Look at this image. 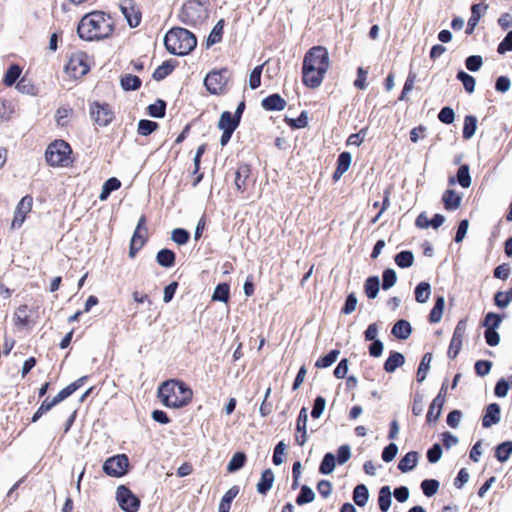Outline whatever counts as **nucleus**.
Segmentation results:
<instances>
[{
	"label": "nucleus",
	"instance_id": "nucleus-6",
	"mask_svg": "<svg viewBox=\"0 0 512 512\" xmlns=\"http://www.w3.org/2000/svg\"><path fill=\"white\" fill-rule=\"evenodd\" d=\"M91 61L89 56L82 51L71 54L65 66V73L72 79H79L90 70Z\"/></svg>",
	"mask_w": 512,
	"mask_h": 512
},
{
	"label": "nucleus",
	"instance_id": "nucleus-11",
	"mask_svg": "<svg viewBox=\"0 0 512 512\" xmlns=\"http://www.w3.org/2000/svg\"><path fill=\"white\" fill-rule=\"evenodd\" d=\"M238 119L229 111H224L219 119L218 128L222 130L221 146H225L231 139L233 132L239 125Z\"/></svg>",
	"mask_w": 512,
	"mask_h": 512
},
{
	"label": "nucleus",
	"instance_id": "nucleus-53",
	"mask_svg": "<svg viewBox=\"0 0 512 512\" xmlns=\"http://www.w3.org/2000/svg\"><path fill=\"white\" fill-rule=\"evenodd\" d=\"M266 63L267 62L262 65H258L252 70L249 76V86L251 89H256L260 86L263 67Z\"/></svg>",
	"mask_w": 512,
	"mask_h": 512
},
{
	"label": "nucleus",
	"instance_id": "nucleus-30",
	"mask_svg": "<svg viewBox=\"0 0 512 512\" xmlns=\"http://www.w3.org/2000/svg\"><path fill=\"white\" fill-rule=\"evenodd\" d=\"M368 499H369V492H368L367 487L363 484L357 485L353 491L354 502L358 506L363 507L367 504Z\"/></svg>",
	"mask_w": 512,
	"mask_h": 512
},
{
	"label": "nucleus",
	"instance_id": "nucleus-26",
	"mask_svg": "<svg viewBox=\"0 0 512 512\" xmlns=\"http://www.w3.org/2000/svg\"><path fill=\"white\" fill-rule=\"evenodd\" d=\"M488 8L487 5L481 6L480 4H474L471 7V17L468 20L466 33L472 34L475 27L477 26L480 18H481V9L486 10Z\"/></svg>",
	"mask_w": 512,
	"mask_h": 512
},
{
	"label": "nucleus",
	"instance_id": "nucleus-64",
	"mask_svg": "<svg viewBox=\"0 0 512 512\" xmlns=\"http://www.w3.org/2000/svg\"><path fill=\"white\" fill-rule=\"evenodd\" d=\"M497 51L499 54L512 51V31L508 32L506 37L500 42Z\"/></svg>",
	"mask_w": 512,
	"mask_h": 512
},
{
	"label": "nucleus",
	"instance_id": "nucleus-36",
	"mask_svg": "<svg viewBox=\"0 0 512 512\" xmlns=\"http://www.w3.org/2000/svg\"><path fill=\"white\" fill-rule=\"evenodd\" d=\"M512 454V441H506L496 447L495 456L500 462H506Z\"/></svg>",
	"mask_w": 512,
	"mask_h": 512
},
{
	"label": "nucleus",
	"instance_id": "nucleus-33",
	"mask_svg": "<svg viewBox=\"0 0 512 512\" xmlns=\"http://www.w3.org/2000/svg\"><path fill=\"white\" fill-rule=\"evenodd\" d=\"M250 175V168L247 165L240 166L237 169L235 176V185L239 191H244L246 188V181Z\"/></svg>",
	"mask_w": 512,
	"mask_h": 512
},
{
	"label": "nucleus",
	"instance_id": "nucleus-3",
	"mask_svg": "<svg viewBox=\"0 0 512 512\" xmlns=\"http://www.w3.org/2000/svg\"><path fill=\"white\" fill-rule=\"evenodd\" d=\"M192 397V389L181 380H167L158 388V398L167 408H182L191 402Z\"/></svg>",
	"mask_w": 512,
	"mask_h": 512
},
{
	"label": "nucleus",
	"instance_id": "nucleus-42",
	"mask_svg": "<svg viewBox=\"0 0 512 512\" xmlns=\"http://www.w3.org/2000/svg\"><path fill=\"white\" fill-rule=\"evenodd\" d=\"M246 461V456L242 452H236L228 463L227 470L230 473L236 472L241 469Z\"/></svg>",
	"mask_w": 512,
	"mask_h": 512
},
{
	"label": "nucleus",
	"instance_id": "nucleus-10",
	"mask_svg": "<svg viewBox=\"0 0 512 512\" xmlns=\"http://www.w3.org/2000/svg\"><path fill=\"white\" fill-rule=\"evenodd\" d=\"M115 499L124 512H137L139 510V498L125 485L117 487Z\"/></svg>",
	"mask_w": 512,
	"mask_h": 512
},
{
	"label": "nucleus",
	"instance_id": "nucleus-20",
	"mask_svg": "<svg viewBox=\"0 0 512 512\" xmlns=\"http://www.w3.org/2000/svg\"><path fill=\"white\" fill-rule=\"evenodd\" d=\"M352 157L348 152H342L337 161V168L333 174L334 180H339L342 175L349 169L351 165Z\"/></svg>",
	"mask_w": 512,
	"mask_h": 512
},
{
	"label": "nucleus",
	"instance_id": "nucleus-2",
	"mask_svg": "<svg viewBox=\"0 0 512 512\" xmlns=\"http://www.w3.org/2000/svg\"><path fill=\"white\" fill-rule=\"evenodd\" d=\"M113 31L111 18L103 12L95 11L86 14L78 24L77 32L86 41L107 38Z\"/></svg>",
	"mask_w": 512,
	"mask_h": 512
},
{
	"label": "nucleus",
	"instance_id": "nucleus-45",
	"mask_svg": "<svg viewBox=\"0 0 512 512\" xmlns=\"http://www.w3.org/2000/svg\"><path fill=\"white\" fill-rule=\"evenodd\" d=\"M339 354H340V352L338 350H332L327 355L319 358L316 361L315 366L317 368H327V367L331 366L337 360Z\"/></svg>",
	"mask_w": 512,
	"mask_h": 512
},
{
	"label": "nucleus",
	"instance_id": "nucleus-51",
	"mask_svg": "<svg viewBox=\"0 0 512 512\" xmlns=\"http://www.w3.org/2000/svg\"><path fill=\"white\" fill-rule=\"evenodd\" d=\"M14 113V106L12 102L7 100H0V122L9 120Z\"/></svg>",
	"mask_w": 512,
	"mask_h": 512
},
{
	"label": "nucleus",
	"instance_id": "nucleus-35",
	"mask_svg": "<svg viewBox=\"0 0 512 512\" xmlns=\"http://www.w3.org/2000/svg\"><path fill=\"white\" fill-rule=\"evenodd\" d=\"M380 287L379 278L376 276L369 277L364 285V290L369 299H374L377 297Z\"/></svg>",
	"mask_w": 512,
	"mask_h": 512
},
{
	"label": "nucleus",
	"instance_id": "nucleus-62",
	"mask_svg": "<svg viewBox=\"0 0 512 512\" xmlns=\"http://www.w3.org/2000/svg\"><path fill=\"white\" fill-rule=\"evenodd\" d=\"M357 303L358 300L356 295L354 293H350L346 298L342 312L346 315L353 313L356 310Z\"/></svg>",
	"mask_w": 512,
	"mask_h": 512
},
{
	"label": "nucleus",
	"instance_id": "nucleus-56",
	"mask_svg": "<svg viewBox=\"0 0 512 512\" xmlns=\"http://www.w3.org/2000/svg\"><path fill=\"white\" fill-rule=\"evenodd\" d=\"M174 69V66L170 62H164L160 65L153 73L155 80H162L167 77Z\"/></svg>",
	"mask_w": 512,
	"mask_h": 512
},
{
	"label": "nucleus",
	"instance_id": "nucleus-8",
	"mask_svg": "<svg viewBox=\"0 0 512 512\" xmlns=\"http://www.w3.org/2000/svg\"><path fill=\"white\" fill-rule=\"evenodd\" d=\"M229 78L230 73L227 68L213 70L206 75L204 85L211 94L219 95L225 92Z\"/></svg>",
	"mask_w": 512,
	"mask_h": 512
},
{
	"label": "nucleus",
	"instance_id": "nucleus-54",
	"mask_svg": "<svg viewBox=\"0 0 512 512\" xmlns=\"http://www.w3.org/2000/svg\"><path fill=\"white\" fill-rule=\"evenodd\" d=\"M457 78L462 82L465 90L468 93H472L475 90V79L464 71H460L457 74Z\"/></svg>",
	"mask_w": 512,
	"mask_h": 512
},
{
	"label": "nucleus",
	"instance_id": "nucleus-25",
	"mask_svg": "<svg viewBox=\"0 0 512 512\" xmlns=\"http://www.w3.org/2000/svg\"><path fill=\"white\" fill-rule=\"evenodd\" d=\"M285 100L278 94H273L262 100V106L266 110L280 111L285 108Z\"/></svg>",
	"mask_w": 512,
	"mask_h": 512
},
{
	"label": "nucleus",
	"instance_id": "nucleus-34",
	"mask_svg": "<svg viewBox=\"0 0 512 512\" xmlns=\"http://www.w3.org/2000/svg\"><path fill=\"white\" fill-rule=\"evenodd\" d=\"M157 262L162 267H172L175 263V254L169 249H162L157 253Z\"/></svg>",
	"mask_w": 512,
	"mask_h": 512
},
{
	"label": "nucleus",
	"instance_id": "nucleus-21",
	"mask_svg": "<svg viewBox=\"0 0 512 512\" xmlns=\"http://www.w3.org/2000/svg\"><path fill=\"white\" fill-rule=\"evenodd\" d=\"M274 473L271 469H266L262 472L260 481L257 484V491L260 494H266L273 486Z\"/></svg>",
	"mask_w": 512,
	"mask_h": 512
},
{
	"label": "nucleus",
	"instance_id": "nucleus-14",
	"mask_svg": "<svg viewBox=\"0 0 512 512\" xmlns=\"http://www.w3.org/2000/svg\"><path fill=\"white\" fill-rule=\"evenodd\" d=\"M33 205V199L30 196H24L19 203L17 204V207L14 212V217L11 223V227L13 229L20 228L27 215L31 212Z\"/></svg>",
	"mask_w": 512,
	"mask_h": 512
},
{
	"label": "nucleus",
	"instance_id": "nucleus-24",
	"mask_svg": "<svg viewBox=\"0 0 512 512\" xmlns=\"http://www.w3.org/2000/svg\"><path fill=\"white\" fill-rule=\"evenodd\" d=\"M442 201L446 210H456L460 207L462 198L454 190H446Z\"/></svg>",
	"mask_w": 512,
	"mask_h": 512
},
{
	"label": "nucleus",
	"instance_id": "nucleus-38",
	"mask_svg": "<svg viewBox=\"0 0 512 512\" xmlns=\"http://www.w3.org/2000/svg\"><path fill=\"white\" fill-rule=\"evenodd\" d=\"M431 360H432V355L430 353H426L423 356L421 363L417 370V381L418 382H423L426 379L428 371L430 369Z\"/></svg>",
	"mask_w": 512,
	"mask_h": 512
},
{
	"label": "nucleus",
	"instance_id": "nucleus-27",
	"mask_svg": "<svg viewBox=\"0 0 512 512\" xmlns=\"http://www.w3.org/2000/svg\"><path fill=\"white\" fill-rule=\"evenodd\" d=\"M405 362L404 356L399 352H393L387 358L384 364V369L388 373L394 372L398 367L402 366Z\"/></svg>",
	"mask_w": 512,
	"mask_h": 512
},
{
	"label": "nucleus",
	"instance_id": "nucleus-40",
	"mask_svg": "<svg viewBox=\"0 0 512 512\" xmlns=\"http://www.w3.org/2000/svg\"><path fill=\"white\" fill-rule=\"evenodd\" d=\"M223 27H224L223 20L218 21L208 36V39H207L208 47L215 45L221 41L222 34H223Z\"/></svg>",
	"mask_w": 512,
	"mask_h": 512
},
{
	"label": "nucleus",
	"instance_id": "nucleus-7",
	"mask_svg": "<svg viewBox=\"0 0 512 512\" xmlns=\"http://www.w3.org/2000/svg\"><path fill=\"white\" fill-rule=\"evenodd\" d=\"M179 18L184 24L197 25L206 18V12L199 1L190 0L182 6Z\"/></svg>",
	"mask_w": 512,
	"mask_h": 512
},
{
	"label": "nucleus",
	"instance_id": "nucleus-31",
	"mask_svg": "<svg viewBox=\"0 0 512 512\" xmlns=\"http://www.w3.org/2000/svg\"><path fill=\"white\" fill-rule=\"evenodd\" d=\"M431 295V286L427 282L419 283L415 288V300L418 303H426Z\"/></svg>",
	"mask_w": 512,
	"mask_h": 512
},
{
	"label": "nucleus",
	"instance_id": "nucleus-41",
	"mask_svg": "<svg viewBox=\"0 0 512 512\" xmlns=\"http://www.w3.org/2000/svg\"><path fill=\"white\" fill-rule=\"evenodd\" d=\"M21 68L18 65H12L6 71L3 82L6 86H12L16 83L21 75Z\"/></svg>",
	"mask_w": 512,
	"mask_h": 512
},
{
	"label": "nucleus",
	"instance_id": "nucleus-13",
	"mask_svg": "<svg viewBox=\"0 0 512 512\" xmlns=\"http://www.w3.org/2000/svg\"><path fill=\"white\" fill-rule=\"evenodd\" d=\"M145 223V217H140L130 242L129 256L131 258H134L136 256L137 252L143 247V245L146 242L147 229L145 227Z\"/></svg>",
	"mask_w": 512,
	"mask_h": 512
},
{
	"label": "nucleus",
	"instance_id": "nucleus-32",
	"mask_svg": "<svg viewBox=\"0 0 512 512\" xmlns=\"http://www.w3.org/2000/svg\"><path fill=\"white\" fill-rule=\"evenodd\" d=\"M336 466V457L333 453H326L319 467V472L323 475L331 474Z\"/></svg>",
	"mask_w": 512,
	"mask_h": 512
},
{
	"label": "nucleus",
	"instance_id": "nucleus-17",
	"mask_svg": "<svg viewBox=\"0 0 512 512\" xmlns=\"http://www.w3.org/2000/svg\"><path fill=\"white\" fill-rule=\"evenodd\" d=\"M307 422L308 412L307 409L303 407L299 412L296 423L295 441L299 446H303L307 441Z\"/></svg>",
	"mask_w": 512,
	"mask_h": 512
},
{
	"label": "nucleus",
	"instance_id": "nucleus-55",
	"mask_svg": "<svg viewBox=\"0 0 512 512\" xmlns=\"http://www.w3.org/2000/svg\"><path fill=\"white\" fill-rule=\"evenodd\" d=\"M165 107V102L162 100H158L155 103L149 105V115L155 118H162L165 115Z\"/></svg>",
	"mask_w": 512,
	"mask_h": 512
},
{
	"label": "nucleus",
	"instance_id": "nucleus-22",
	"mask_svg": "<svg viewBox=\"0 0 512 512\" xmlns=\"http://www.w3.org/2000/svg\"><path fill=\"white\" fill-rule=\"evenodd\" d=\"M239 491L240 489L238 486H232L222 497L218 506V512H229L231 503L239 494Z\"/></svg>",
	"mask_w": 512,
	"mask_h": 512
},
{
	"label": "nucleus",
	"instance_id": "nucleus-28",
	"mask_svg": "<svg viewBox=\"0 0 512 512\" xmlns=\"http://www.w3.org/2000/svg\"><path fill=\"white\" fill-rule=\"evenodd\" d=\"M392 334L398 339H407L411 334V326L409 322L405 320L397 321L392 328Z\"/></svg>",
	"mask_w": 512,
	"mask_h": 512
},
{
	"label": "nucleus",
	"instance_id": "nucleus-16",
	"mask_svg": "<svg viewBox=\"0 0 512 512\" xmlns=\"http://www.w3.org/2000/svg\"><path fill=\"white\" fill-rule=\"evenodd\" d=\"M120 10L130 27H137L139 25L141 15L133 0H121Z\"/></svg>",
	"mask_w": 512,
	"mask_h": 512
},
{
	"label": "nucleus",
	"instance_id": "nucleus-39",
	"mask_svg": "<svg viewBox=\"0 0 512 512\" xmlns=\"http://www.w3.org/2000/svg\"><path fill=\"white\" fill-rule=\"evenodd\" d=\"M477 129V119L472 115H468L465 117L464 126H463V137L465 139H471Z\"/></svg>",
	"mask_w": 512,
	"mask_h": 512
},
{
	"label": "nucleus",
	"instance_id": "nucleus-43",
	"mask_svg": "<svg viewBox=\"0 0 512 512\" xmlns=\"http://www.w3.org/2000/svg\"><path fill=\"white\" fill-rule=\"evenodd\" d=\"M414 256L410 251H402L395 256V263L401 268L412 266Z\"/></svg>",
	"mask_w": 512,
	"mask_h": 512
},
{
	"label": "nucleus",
	"instance_id": "nucleus-59",
	"mask_svg": "<svg viewBox=\"0 0 512 512\" xmlns=\"http://www.w3.org/2000/svg\"><path fill=\"white\" fill-rule=\"evenodd\" d=\"M286 448H287V445L283 441H280L276 445V447L274 449V454H273V463L275 465H281L284 462Z\"/></svg>",
	"mask_w": 512,
	"mask_h": 512
},
{
	"label": "nucleus",
	"instance_id": "nucleus-52",
	"mask_svg": "<svg viewBox=\"0 0 512 512\" xmlns=\"http://www.w3.org/2000/svg\"><path fill=\"white\" fill-rule=\"evenodd\" d=\"M457 181L463 188H468L471 185V177L469 174L468 165H462L458 169Z\"/></svg>",
	"mask_w": 512,
	"mask_h": 512
},
{
	"label": "nucleus",
	"instance_id": "nucleus-19",
	"mask_svg": "<svg viewBox=\"0 0 512 512\" xmlns=\"http://www.w3.org/2000/svg\"><path fill=\"white\" fill-rule=\"evenodd\" d=\"M445 403V397L439 393L430 404L428 413H427V422L432 424L436 423L439 419L442 411V407Z\"/></svg>",
	"mask_w": 512,
	"mask_h": 512
},
{
	"label": "nucleus",
	"instance_id": "nucleus-50",
	"mask_svg": "<svg viewBox=\"0 0 512 512\" xmlns=\"http://www.w3.org/2000/svg\"><path fill=\"white\" fill-rule=\"evenodd\" d=\"M314 498H315L314 491L311 488H309L308 486H303L301 488L299 495L297 496L296 503L298 505H304V504L312 502L314 500Z\"/></svg>",
	"mask_w": 512,
	"mask_h": 512
},
{
	"label": "nucleus",
	"instance_id": "nucleus-23",
	"mask_svg": "<svg viewBox=\"0 0 512 512\" xmlns=\"http://www.w3.org/2000/svg\"><path fill=\"white\" fill-rule=\"evenodd\" d=\"M417 463L418 453L415 451H410L399 461L398 469L403 473H407L413 470Z\"/></svg>",
	"mask_w": 512,
	"mask_h": 512
},
{
	"label": "nucleus",
	"instance_id": "nucleus-63",
	"mask_svg": "<svg viewBox=\"0 0 512 512\" xmlns=\"http://www.w3.org/2000/svg\"><path fill=\"white\" fill-rule=\"evenodd\" d=\"M325 407H326V400L323 397L318 396L314 401L313 409L311 411V416L315 419L319 418L323 414Z\"/></svg>",
	"mask_w": 512,
	"mask_h": 512
},
{
	"label": "nucleus",
	"instance_id": "nucleus-15",
	"mask_svg": "<svg viewBox=\"0 0 512 512\" xmlns=\"http://www.w3.org/2000/svg\"><path fill=\"white\" fill-rule=\"evenodd\" d=\"M465 333H466V322L464 320H460L455 327V330H454V333H453V336H452V339H451V342L449 345V349H448V353H447L449 358L454 359L459 354V352L462 348V343H463V338L465 336Z\"/></svg>",
	"mask_w": 512,
	"mask_h": 512
},
{
	"label": "nucleus",
	"instance_id": "nucleus-12",
	"mask_svg": "<svg viewBox=\"0 0 512 512\" xmlns=\"http://www.w3.org/2000/svg\"><path fill=\"white\" fill-rule=\"evenodd\" d=\"M90 114L93 121L103 127L109 125L114 118V112L111 107L105 103L94 102L91 104Z\"/></svg>",
	"mask_w": 512,
	"mask_h": 512
},
{
	"label": "nucleus",
	"instance_id": "nucleus-61",
	"mask_svg": "<svg viewBox=\"0 0 512 512\" xmlns=\"http://www.w3.org/2000/svg\"><path fill=\"white\" fill-rule=\"evenodd\" d=\"M502 322L500 315L495 313H488L484 320V326L486 329H497Z\"/></svg>",
	"mask_w": 512,
	"mask_h": 512
},
{
	"label": "nucleus",
	"instance_id": "nucleus-48",
	"mask_svg": "<svg viewBox=\"0 0 512 512\" xmlns=\"http://www.w3.org/2000/svg\"><path fill=\"white\" fill-rule=\"evenodd\" d=\"M15 324L26 326L29 323V310L26 305L17 308L14 314Z\"/></svg>",
	"mask_w": 512,
	"mask_h": 512
},
{
	"label": "nucleus",
	"instance_id": "nucleus-18",
	"mask_svg": "<svg viewBox=\"0 0 512 512\" xmlns=\"http://www.w3.org/2000/svg\"><path fill=\"white\" fill-rule=\"evenodd\" d=\"M501 410L497 403H491L486 407L485 414L483 416L482 425L484 428H490L500 422Z\"/></svg>",
	"mask_w": 512,
	"mask_h": 512
},
{
	"label": "nucleus",
	"instance_id": "nucleus-46",
	"mask_svg": "<svg viewBox=\"0 0 512 512\" xmlns=\"http://www.w3.org/2000/svg\"><path fill=\"white\" fill-rule=\"evenodd\" d=\"M141 81L140 79L135 75H125L121 79V86L124 90H136L140 87Z\"/></svg>",
	"mask_w": 512,
	"mask_h": 512
},
{
	"label": "nucleus",
	"instance_id": "nucleus-47",
	"mask_svg": "<svg viewBox=\"0 0 512 512\" xmlns=\"http://www.w3.org/2000/svg\"><path fill=\"white\" fill-rule=\"evenodd\" d=\"M158 127V124L151 120H140L138 123V133L142 136H148L154 132Z\"/></svg>",
	"mask_w": 512,
	"mask_h": 512
},
{
	"label": "nucleus",
	"instance_id": "nucleus-60",
	"mask_svg": "<svg viewBox=\"0 0 512 512\" xmlns=\"http://www.w3.org/2000/svg\"><path fill=\"white\" fill-rule=\"evenodd\" d=\"M465 65L469 71L476 72L482 67L483 59L479 55H472L466 59Z\"/></svg>",
	"mask_w": 512,
	"mask_h": 512
},
{
	"label": "nucleus",
	"instance_id": "nucleus-37",
	"mask_svg": "<svg viewBox=\"0 0 512 512\" xmlns=\"http://www.w3.org/2000/svg\"><path fill=\"white\" fill-rule=\"evenodd\" d=\"M391 491L389 486H383L379 491V508L383 512H387L391 506Z\"/></svg>",
	"mask_w": 512,
	"mask_h": 512
},
{
	"label": "nucleus",
	"instance_id": "nucleus-9",
	"mask_svg": "<svg viewBox=\"0 0 512 512\" xmlns=\"http://www.w3.org/2000/svg\"><path fill=\"white\" fill-rule=\"evenodd\" d=\"M102 468L108 476L120 478L128 472L129 459L125 454H118L106 459Z\"/></svg>",
	"mask_w": 512,
	"mask_h": 512
},
{
	"label": "nucleus",
	"instance_id": "nucleus-44",
	"mask_svg": "<svg viewBox=\"0 0 512 512\" xmlns=\"http://www.w3.org/2000/svg\"><path fill=\"white\" fill-rule=\"evenodd\" d=\"M230 287L226 283L217 285L212 295L214 301L227 302L229 299Z\"/></svg>",
	"mask_w": 512,
	"mask_h": 512
},
{
	"label": "nucleus",
	"instance_id": "nucleus-4",
	"mask_svg": "<svg viewBox=\"0 0 512 512\" xmlns=\"http://www.w3.org/2000/svg\"><path fill=\"white\" fill-rule=\"evenodd\" d=\"M166 49L174 55H187L197 44L196 37L190 31L184 28H173L164 38Z\"/></svg>",
	"mask_w": 512,
	"mask_h": 512
},
{
	"label": "nucleus",
	"instance_id": "nucleus-1",
	"mask_svg": "<svg viewBox=\"0 0 512 512\" xmlns=\"http://www.w3.org/2000/svg\"><path fill=\"white\" fill-rule=\"evenodd\" d=\"M330 67L328 50L323 46L310 48L304 56L302 81L309 88H318Z\"/></svg>",
	"mask_w": 512,
	"mask_h": 512
},
{
	"label": "nucleus",
	"instance_id": "nucleus-58",
	"mask_svg": "<svg viewBox=\"0 0 512 512\" xmlns=\"http://www.w3.org/2000/svg\"><path fill=\"white\" fill-rule=\"evenodd\" d=\"M171 239L178 245H184L189 240V233L185 229L176 228L171 233Z\"/></svg>",
	"mask_w": 512,
	"mask_h": 512
},
{
	"label": "nucleus",
	"instance_id": "nucleus-5",
	"mask_svg": "<svg viewBox=\"0 0 512 512\" xmlns=\"http://www.w3.org/2000/svg\"><path fill=\"white\" fill-rule=\"evenodd\" d=\"M71 147L64 140L52 142L46 149L45 157L50 166H68L72 162Z\"/></svg>",
	"mask_w": 512,
	"mask_h": 512
},
{
	"label": "nucleus",
	"instance_id": "nucleus-29",
	"mask_svg": "<svg viewBox=\"0 0 512 512\" xmlns=\"http://www.w3.org/2000/svg\"><path fill=\"white\" fill-rule=\"evenodd\" d=\"M444 307H445L444 297L443 296L437 297L434 307L432 308L430 315H429V321L431 323H438L441 321Z\"/></svg>",
	"mask_w": 512,
	"mask_h": 512
},
{
	"label": "nucleus",
	"instance_id": "nucleus-57",
	"mask_svg": "<svg viewBox=\"0 0 512 512\" xmlns=\"http://www.w3.org/2000/svg\"><path fill=\"white\" fill-rule=\"evenodd\" d=\"M397 281L396 272L393 269H386L383 272V283L382 288L388 290L395 285Z\"/></svg>",
	"mask_w": 512,
	"mask_h": 512
},
{
	"label": "nucleus",
	"instance_id": "nucleus-49",
	"mask_svg": "<svg viewBox=\"0 0 512 512\" xmlns=\"http://www.w3.org/2000/svg\"><path fill=\"white\" fill-rule=\"evenodd\" d=\"M439 482L434 479H426L421 483V488L425 496L431 497L437 493L439 489Z\"/></svg>",
	"mask_w": 512,
	"mask_h": 512
}]
</instances>
